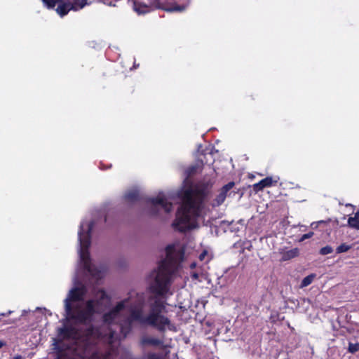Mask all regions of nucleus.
<instances>
[{
    "label": "nucleus",
    "instance_id": "1",
    "mask_svg": "<svg viewBox=\"0 0 359 359\" xmlns=\"http://www.w3.org/2000/svg\"><path fill=\"white\" fill-rule=\"evenodd\" d=\"M165 310V302L158 298L149 304V311L147 315L144 314L142 306L131 308L129 316L121 324V332L125 337L130 333L134 323H137L141 326H150L163 334L167 329L175 332V325L167 316L162 314Z\"/></svg>",
    "mask_w": 359,
    "mask_h": 359
},
{
    "label": "nucleus",
    "instance_id": "2",
    "mask_svg": "<svg viewBox=\"0 0 359 359\" xmlns=\"http://www.w3.org/2000/svg\"><path fill=\"white\" fill-rule=\"evenodd\" d=\"M212 184L203 183L194 187H189L181 192L180 197L182 203L176 212V218L172 223L173 228L185 232L190 229L189 222L201 215L203 203L209 194V188Z\"/></svg>",
    "mask_w": 359,
    "mask_h": 359
},
{
    "label": "nucleus",
    "instance_id": "3",
    "mask_svg": "<svg viewBox=\"0 0 359 359\" xmlns=\"http://www.w3.org/2000/svg\"><path fill=\"white\" fill-rule=\"evenodd\" d=\"M166 257L161 260L156 270L152 273L154 281L150 285L151 292L160 297H164L169 292L172 273L177 265L183 260L184 250H176L174 245L165 248Z\"/></svg>",
    "mask_w": 359,
    "mask_h": 359
},
{
    "label": "nucleus",
    "instance_id": "4",
    "mask_svg": "<svg viewBox=\"0 0 359 359\" xmlns=\"http://www.w3.org/2000/svg\"><path fill=\"white\" fill-rule=\"evenodd\" d=\"M65 311L70 319L76 320L77 323L86 325L92 322L93 318L86 313L85 309H81L79 306L72 307V304L67 302L65 304Z\"/></svg>",
    "mask_w": 359,
    "mask_h": 359
},
{
    "label": "nucleus",
    "instance_id": "5",
    "mask_svg": "<svg viewBox=\"0 0 359 359\" xmlns=\"http://www.w3.org/2000/svg\"><path fill=\"white\" fill-rule=\"evenodd\" d=\"M133 9L138 15H144L155 9H165V6L160 0H147V2L134 0Z\"/></svg>",
    "mask_w": 359,
    "mask_h": 359
},
{
    "label": "nucleus",
    "instance_id": "6",
    "mask_svg": "<svg viewBox=\"0 0 359 359\" xmlns=\"http://www.w3.org/2000/svg\"><path fill=\"white\" fill-rule=\"evenodd\" d=\"M147 202L152 205L150 209V215L152 216L158 215V205H160L166 213L170 212L172 208V204L170 202H168L166 198L160 196L155 198H149Z\"/></svg>",
    "mask_w": 359,
    "mask_h": 359
},
{
    "label": "nucleus",
    "instance_id": "7",
    "mask_svg": "<svg viewBox=\"0 0 359 359\" xmlns=\"http://www.w3.org/2000/svg\"><path fill=\"white\" fill-rule=\"evenodd\" d=\"M93 228V223L90 222L88 225L87 232L84 233L82 227L79 231V240L80 243V250H89L90 245V233Z\"/></svg>",
    "mask_w": 359,
    "mask_h": 359
},
{
    "label": "nucleus",
    "instance_id": "8",
    "mask_svg": "<svg viewBox=\"0 0 359 359\" xmlns=\"http://www.w3.org/2000/svg\"><path fill=\"white\" fill-rule=\"evenodd\" d=\"M86 293V289L84 286L76 287L72 288L69 293L68 297L65 299V304L67 302H80L83 299V297Z\"/></svg>",
    "mask_w": 359,
    "mask_h": 359
},
{
    "label": "nucleus",
    "instance_id": "9",
    "mask_svg": "<svg viewBox=\"0 0 359 359\" xmlns=\"http://www.w3.org/2000/svg\"><path fill=\"white\" fill-rule=\"evenodd\" d=\"M235 185L233 182H229L224 186H223L219 190V194L216 196L214 200V206H219L221 205L225 201L227 193L230 191Z\"/></svg>",
    "mask_w": 359,
    "mask_h": 359
},
{
    "label": "nucleus",
    "instance_id": "10",
    "mask_svg": "<svg viewBox=\"0 0 359 359\" xmlns=\"http://www.w3.org/2000/svg\"><path fill=\"white\" fill-rule=\"evenodd\" d=\"M277 182L278 180H273L272 177H266L260 180L259 182L254 184L252 189L255 193H258L259 191L263 190L265 187H270L276 185Z\"/></svg>",
    "mask_w": 359,
    "mask_h": 359
},
{
    "label": "nucleus",
    "instance_id": "11",
    "mask_svg": "<svg viewBox=\"0 0 359 359\" xmlns=\"http://www.w3.org/2000/svg\"><path fill=\"white\" fill-rule=\"evenodd\" d=\"M71 10L76 11L72 2L69 0H61L55 9L57 13L61 17L67 15Z\"/></svg>",
    "mask_w": 359,
    "mask_h": 359
},
{
    "label": "nucleus",
    "instance_id": "12",
    "mask_svg": "<svg viewBox=\"0 0 359 359\" xmlns=\"http://www.w3.org/2000/svg\"><path fill=\"white\" fill-rule=\"evenodd\" d=\"M77 334V330L72 325L65 326L58 330V335L64 339H75Z\"/></svg>",
    "mask_w": 359,
    "mask_h": 359
},
{
    "label": "nucleus",
    "instance_id": "13",
    "mask_svg": "<svg viewBox=\"0 0 359 359\" xmlns=\"http://www.w3.org/2000/svg\"><path fill=\"white\" fill-rule=\"evenodd\" d=\"M140 345L142 347L161 346L163 345V341L160 339L145 335L141 337L140 340Z\"/></svg>",
    "mask_w": 359,
    "mask_h": 359
},
{
    "label": "nucleus",
    "instance_id": "14",
    "mask_svg": "<svg viewBox=\"0 0 359 359\" xmlns=\"http://www.w3.org/2000/svg\"><path fill=\"white\" fill-rule=\"evenodd\" d=\"M81 262L85 270L92 273V264L89 250H80Z\"/></svg>",
    "mask_w": 359,
    "mask_h": 359
},
{
    "label": "nucleus",
    "instance_id": "15",
    "mask_svg": "<svg viewBox=\"0 0 359 359\" xmlns=\"http://www.w3.org/2000/svg\"><path fill=\"white\" fill-rule=\"evenodd\" d=\"M54 350L56 352V359H71L63 345L55 343Z\"/></svg>",
    "mask_w": 359,
    "mask_h": 359
},
{
    "label": "nucleus",
    "instance_id": "16",
    "mask_svg": "<svg viewBox=\"0 0 359 359\" xmlns=\"http://www.w3.org/2000/svg\"><path fill=\"white\" fill-rule=\"evenodd\" d=\"M79 355L81 359H104L102 355H100L97 352L90 353L88 346H86L83 352Z\"/></svg>",
    "mask_w": 359,
    "mask_h": 359
},
{
    "label": "nucleus",
    "instance_id": "17",
    "mask_svg": "<svg viewBox=\"0 0 359 359\" xmlns=\"http://www.w3.org/2000/svg\"><path fill=\"white\" fill-rule=\"evenodd\" d=\"M118 316H116L111 310H110L102 316V321L105 324L111 325Z\"/></svg>",
    "mask_w": 359,
    "mask_h": 359
},
{
    "label": "nucleus",
    "instance_id": "18",
    "mask_svg": "<svg viewBox=\"0 0 359 359\" xmlns=\"http://www.w3.org/2000/svg\"><path fill=\"white\" fill-rule=\"evenodd\" d=\"M299 254V250L297 248L291 249L290 250H287L283 254L282 258L284 261L290 260L291 259H293L294 257H297Z\"/></svg>",
    "mask_w": 359,
    "mask_h": 359
},
{
    "label": "nucleus",
    "instance_id": "19",
    "mask_svg": "<svg viewBox=\"0 0 359 359\" xmlns=\"http://www.w3.org/2000/svg\"><path fill=\"white\" fill-rule=\"evenodd\" d=\"M348 224L351 228L359 229V211L356 212L353 217L348 218Z\"/></svg>",
    "mask_w": 359,
    "mask_h": 359
},
{
    "label": "nucleus",
    "instance_id": "20",
    "mask_svg": "<svg viewBox=\"0 0 359 359\" xmlns=\"http://www.w3.org/2000/svg\"><path fill=\"white\" fill-rule=\"evenodd\" d=\"M86 313L93 318L95 313H96L95 308V302L93 299H89L86 302V307L84 309Z\"/></svg>",
    "mask_w": 359,
    "mask_h": 359
},
{
    "label": "nucleus",
    "instance_id": "21",
    "mask_svg": "<svg viewBox=\"0 0 359 359\" xmlns=\"http://www.w3.org/2000/svg\"><path fill=\"white\" fill-rule=\"evenodd\" d=\"M129 299H124L123 300L118 302L116 305L111 309L116 316H118L120 311L123 310L126 307V304L128 302Z\"/></svg>",
    "mask_w": 359,
    "mask_h": 359
},
{
    "label": "nucleus",
    "instance_id": "22",
    "mask_svg": "<svg viewBox=\"0 0 359 359\" xmlns=\"http://www.w3.org/2000/svg\"><path fill=\"white\" fill-rule=\"evenodd\" d=\"M124 197L128 202H135L140 198L139 193L137 191H130L126 193Z\"/></svg>",
    "mask_w": 359,
    "mask_h": 359
},
{
    "label": "nucleus",
    "instance_id": "23",
    "mask_svg": "<svg viewBox=\"0 0 359 359\" xmlns=\"http://www.w3.org/2000/svg\"><path fill=\"white\" fill-rule=\"evenodd\" d=\"M315 277H316V275L313 273H311V274L306 276L305 278H304L301 283V287H306V286L309 285L310 284H311L312 282L313 281Z\"/></svg>",
    "mask_w": 359,
    "mask_h": 359
},
{
    "label": "nucleus",
    "instance_id": "24",
    "mask_svg": "<svg viewBox=\"0 0 359 359\" xmlns=\"http://www.w3.org/2000/svg\"><path fill=\"white\" fill-rule=\"evenodd\" d=\"M186 8H187V6L185 5L175 4L174 6H172L170 8L165 7V9H163V11H166L168 12H174V11L182 12V11H184L186 9Z\"/></svg>",
    "mask_w": 359,
    "mask_h": 359
},
{
    "label": "nucleus",
    "instance_id": "25",
    "mask_svg": "<svg viewBox=\"0 0 359 359\" xmlns=\"http://www.w3.org/2000/svg\"><path fill=\"white\" fill-rule=\"evenodd\" d=\"M88 0H73L72 3L73 6L75 8L76 11L83 8L86 5H87Z\"/></svg>",
    "mask_w": 359,
    "mask_h": 359
},
{
    "label": "nucleus",
    "instance_id": "26",
    "mask_svg": "<svg viewBox=\"0 0 359 359\" xmlns=\"http://www.w3.org/2000/svg\"><path fill=\"white\" fill-rule=\"evenodd\" d=\"M352 245H348L346 243H341L336 248V253L341 254L343 252H348L350 249H351Z\"/></svg>",
    "mask_w": 359,
    "mask_h": 359
},
{
    "label": "nucleus",
    "instance_id": "27",
    "mask_svg": "<svg viewBox=\"0 0 359 359\" xmlns=\"http://www.w3.org/2000/svg\"><path fill=\"white\" fill-rule=\"evenodd\" d=\"M358 351H359V343L349 342L348 346V352L354 354Z\"/></svg>",
    "mask_w": 359,
    "mask_h": 359
},
{
    "label": "nucleus",
    "instance_id": "28",
    "mask_svg": "<svg viewBox=\"0 0 359 359\" xmlns=\"http://www.w3.org/2000/svg\"><path fill=\"white\" fill-rule=\"evenodd\" d=\"M48 9H52L57 6L61 0H42Z\"/></svg>",
    "mask_w": 359,
    "mask_h": 359
},
{
    "label": "nucleus",
    "instance_id": "29",
    "mask_svg": "<svg viewBox=\"0 0 359 359\" xmlns=\"http://www.w3.org/2000/svg\"><path fill=\"white\" fill-rule=\"evenodd\" d=\"M95 328L93 325H90L85 331V334L88 337H91L95 334Z\"/></svg>",
    "mask_w": 359,
    "mask_h": 359
},
{
    "label": "nucleus",
    "instance_id": "30",
    "mask_svg": "<svg viewBox=\"0 0 359 359\" xmlns=\"http://www.w3.org/2000/svg\"><path fill=\"white\" fill-rule=\"evenodd\" d=\"M333 252V249L330 245H326L320 250V254L322 255H326Z\"/></svg>",
    "mask_w": 359,
    "mask_h": 359
},
{
    "label": "nucleus",
    "instance_id": "31",
    "mask_svg": "<svg viewBox=\"0 0 359 359\" xmlns=\"http://www.w3.org/2000/svg\"><path fill=\"white\" fill-rule=\"evenodd\" d=\"M313 234L314 233L312 231H310V232H309L307 233H305V234L302 236V237L300 238V241H304L306 239L310 238H311L313 236Z\"/></svg>",
    "mask_w": 359,
    "mask_h": 359
},
{
    "label": "nucleus",
    "instance_id": "32",
    "mask_svg": "<svg viewBox=\"0 0 359 359\" xmlns=\"http://www.w3.org/2000/svg\"><path fill=\"white\" fill-rule=\"evenodd\" d=\"M326 223H327V222L325 220H320L317 222H313L311 226L313 229H316L318 227V224H326Z\"/></svg>",
    "mask_w": 359,
    "mask_h": 359
},
{
    "label": "nucleus",
    "instance_id": "33",
    "mask_svg": "<svg viewBox=\"0 0 359 359\" xmlns=\"http://www.w3.org/2000/svg\"><path fill=\"white\" fill-rule=\"evenodd\" d=\"M207 255V251L204 250L203 252H201L199 255V259L203 260L205 257Z\"/></svg>",
    "mask_w": 359,
    "mask_h": 359
},
{
    "label": "nucleus",
    "instance_id": "34",
    "mask_svg": "<svg viewBox=\"0 0 359 359\" xmlns=\"http://www.w3.org/2000/svg\"><path fill=\"white\" fill-rule=\"evenodd\" d=\"M158 356L155 353H151L149 355V359H157Z\"/></svg>",
    "mask_w": 359,
    "mask_h": 359
},
{
    "label": "nucleus",
    "instance_id": "35",
    "mask_svg": "<svg viewBox=\"0 0 359 359\" xmlns=\"http://www.w3.org/2000/svg\"><path fill=\"white\" fill-rule=\"evenodd\" d=\"M107 297H107L106 292L104 291H103L102 293L101 299H104L107 298Z\"/></svg>",
    "mask_w": 359,
    "mask_h": 359
},
{
    "label": "nucleus",
    "instance_id": "36",
    "mask_svg": "<svg viewBox=\"0 0 359 359\" xmlns=\"http://www.w3.org/2000/svg\"><path fill=\"white\" fill-rule=\"evenodd\" d=\"M191 277L193 279H198V274L196 273H194L192 275H191Z\"/></svg>",
    "mask_w": 359,
    "mask_h": 359
},
{
    "label": "nucleus",
    "instance_id": "37",
    "mask_svg": "<svg viewBox=\"0 0 359 359\" xmlns=\"http://www.w3.org/2000/svg\"><path fill=\"white\" fill-rule=\"evenodd\" d=\"M13 359H24L22 355H15Z\"/></svg>",
    "mask_w": 359,
    "mask_h": 359
},
{
    "label": "nucleus",
    "instance_id": "38",
    "mask_svg": "<svg viewBox=\"0 0 359 359\" xmlns=\"http://www.w3.org/2000/svg\"><path fill=\"white\" fill-rule=\"evenodd\" d=\"M6 346V342L4 341H0V348Z\"/></svg>",
    "mask_w": 359,
    "mask_h": 359
},
{
    "label": "nucleus",
    "instance_id": "39",
    "mask_svg": "<svg viewBox=\"0 0 359 359\" xmlns=\"http://www.w3.org/2000/svg\"><path fill=\"white\" fill-rule=\"evenodd\" d=\"M248 98L251 100H254L255 99L253 95H249Z\"/></svg>",
    "mask_w": 359,
    "mask_h": 359
},
{
    "label": "nucleus",
    "instance_id": "40",
    "mask_svg": "<svg viewBox=\"0 0 359 359\" xmlns=\"http://www.w3.org/2000/svg\"><path fill=\"white\" fill-rule=\"evenodd\" d=\"M190 266L191 269H194L196 266V263H192Z\"/></svg>",
    "mask_w": 359,
    "mask_h": 359
},
{
    "label": "nucleus",
    "instance_id": "41",
    "mask_svg": "<svg viewBox=\"0 0 359 359\" xmlns=\"http://www.w3.org/2000/svg\"><path fill=\"white\" fill-rule=\"evenodd\" d=\"M6 316V313H0V316Z\"/></svg>",
    "mask_w": 359,
    "mask_h": 359
}]
</instances>
